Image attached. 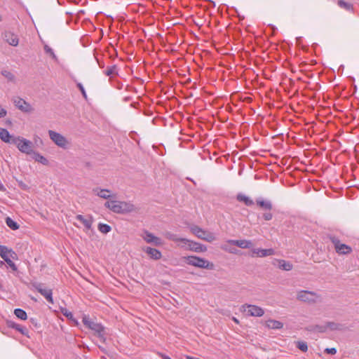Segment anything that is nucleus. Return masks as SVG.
Wrapping results in <instances>:
<instances>
[{
    "mask_svg": "<svg viewBox=\"0 0 359 359\" xmlns=\"http://www.w3.org/2000/svg\"><path fill=\"white\" fill-rule=\"evenodd\" d=\"M82 322L84 326L94 332V334L97 336L102 343H105L107 338L106 327L101 323H97L90 319L88 316L83 315Z\"/></svg>",
    "mask_w": 359,
    "mask_h": 359,
    "instance_id": "obj_1",
    "label": "nucleus"
},
{
    "mask_svg": "<svg viewBox=\"0 0 359 359\" xmlns=\"http://www.w3.org/2000/svg\"><path fill=\"white\" fill-rule=\"evenodd\" d=\"M184 259L186 261L187 264L199 269H205L209 270L215 269V264L212 262L196 255L184 257Z\"/></svg>",
    "mask_w": 359,
    "mask_h": 359,
    "instance_id": "obj_2",
    "label": "nucleus"
},
{
    "mask_svg": "<svg viewBox=\"0 0 359 359\" xmlns=\"http://www.w3.org/2000/svg\"><path fill=\"white\" fill-rule=\"evenodd\" d=\"M13 144L16 145L22 153L32 154L34 152L32 149L33 143L24 137L18 136L15 137V140L13 141Z\"/></svg>",
    "mask_w": 359,
    "mask_h": 359,
    "instance_id": "obj_3",
    "label": "nucleus"
},
{
    "mask_svg": "<svg viewBox=\"0 0 359 359\" xmlns=\"http://www.w3.org/2000/svg\"><path fill=\"white\" fill-rule=\"evenodd\" d=\"M328 238L334 245L335 251L339 255H348L352 252V248L344 243H341L339 238L335 236L330 235Z\"/></svg>",
    "mask_w": 359,
    "mask_h": 359,
    "instance_id": "obj_4",
    "label": "nucleus"
},
{
    "mask_svg": "<svg viewBox=\"0 0 359 359\" xmlns=\"http://www.w3.org/2000/svg\"><path fill=\"white\" fill-rule=\"evenodd\" d=\"M191 232L200 239L208 242H212L215 237L212 233L206 231L197 225H192L190 227Z\"/></svg>",
    "mask_w": 359,
    "mask_h": 359,
    "instance_id": "obj_5",
    "label": "nucleus"
},
{
    "mask_svg": "<svg viewBox=\"0 0 359 359\" xmlns=\"http://www.w3.org/2000/svg\"><path fill=\"white\" fill-rule=\"evenodd\" d=\"M32 287L39 292L50 304H53V291L51 289L46 288L45 285L39 282L32 283Z\"/></svg>",
    "mask_w": 359,
    "mask_h": 359,
    "instance_id": "obj_6",
    "label": "nucleus"
},
{
    "mask_svg": "<svg viewBox=\"0 0 359 359\" xmlns=\"http://www.w3.org/2000/svg\"><path fill=\"white\" fill-rule=\"evenodd\" d=\"M48 135L50 140L57 146L65 149L67 148L69 142L65 136L57 132L51 130H48Z\"/></svg>",
    "mask_w": 359,
    "mask_h": 359,
    "instance_id": "obj_7",
    "label": "nucleus"
},
{
    "mask_svg": "<svg viewBox=\"0 0 359 359\" xmlns=\"http://www.w3.org/2000/svg\"><path fill=\"white\" fill-rule=\"evenodd\" d=\"M317 297H318L317 293L309 290H301L298 292L297 294V299L298 300L309 304L316 303L317 302Z\"/></svg>",
    "mask_w": 359,
    "mask_h": 359,
    "instance_id": "obj_8",
    "label": "nucleus"
},
{
    "mask_svg": "<svg viewBox=\"0 0 359 359\" xmlns=\"http://www.w3.org/2000/svg\"><path fill=\"white\" fill-rule=\"evenodd\" d=\"M114 212L117 214H127L135 211V205L126 201H116V205L114 208Z\"/></svg>",
    "mask_w": 359,
    "mask_h": 359,
    "instance_id": "obj_9",
    "label": "nucleus"
},
{
    "mask_svg": "<svg viewBox=\"0 0 359 359\" xmlns=\"http://www.w3.org/2000/svg\"><path fill=\"white\" fill-rule=\"evenodd\" d=\"M0 256L5 262L10 258L18 259V255L13 249L1 245H0Z\"/></svg>",
    "mask_w": 359,
    "mask_h": 359,
    "instance_id": "obj_10",
    "label": "nucleus"
},
{
    "mask_svg": "<svg viewBox=\"0 0 359 359\" xmlns=\"http://www.w3.org/2000/svg\"><path fill=\"white\" fill-rule=\"evenodd\" d=\"M247 307V314L250 316L261 317L264 314V311L260 306L253 304H244L243 308Z\"/></svg>",
    "mask_w": 359,
    "mask_h": 359,
    "instance_id": "obj_11",
    "label": "nucleus"
},
{
    "mask_svg": "<svg viewBox=\"0 0 359 359\" xmlns=\"http://www.w3.org/2000/svg\"><path fill=\"white\" fill-rule=\"evenodd\" d=\"M142 238L147 243H152L156 246H161L163 245V242L161 238L154 236L152 233L147 230L144 231V235L142 236Z\"/></svg>",
    "mask_w": 359,
    "mask_h": 359,
    "instance_id": "obj_12",
    "label": "nucleus"
},
{
    "mask_svg": "<svg viewBox=\"0 0 359 359\" xmlns=\"http://www.w3.org/2000/svg\"><path fill=\"white\" fill-rule=\"evenodd\" d=\"M186 245H187V247H186L187 250L195 252H204L207 251V247L198 242L189 240V242H187Z\"/></svg>",
    "mask_w": 359,
    "mask_h": 359,
    "instance_id": "obj_13",
    "label": "nucleus"
},
{
    "mask_svg": "<svg viewBox=\"0 0 359 359\" xmlns=\"http://www.w3.org/2000/svg\"><path fill=\"white\" fill-rule=\"evenodd\" d=\"M93 193L104 199H110L111 198H116V194H111V190L107 189H101L96 187L93 189Z\"/></svg>",
    "mask_w": 359,
    "mask_h": 359,
    "instance_id": "obj_14",
    "label": "nucleus"
},
{
    "mask_svg": "<svg viewBox=\"0 0 359 359\" xmlns=\"http://www.w3.org/2000/svg\"><path fill=\"white\" fill-rule=\"evenodd\" d=\"M6 325L8 327L15 329V330L18 331L22 335L26 336L27 337L29 338V330L25 327H24L20 324H18L13 320H7Z\"/></svg>",
    "mask_w": 359,
    "mask_h": 359,
    "instance_id": "obj_15",
    "label": "nucleus"
},
{
    "mask_svg": "<svg viewBox=\"0 0 359 359\" xmlns=\"http://www.w3.org/2000/svg\"><path fill=\"white\" fill-rule=\"evenodd\" d=\"M231 100L233 102L235 101H241L250 103L252 102V97L247 95L246 92L243 93H239V91H235L231 95Z\"/></svg>",
    "mask_w": 359,
    "mask_h": 359,
    "instance_id": "obj_16",
    "label": "nucleus"
},
{
    "mask_svg": "<svg viewBox=\"0 0 359 359\" xmlns=\"http://www.w3.org/2000/svg\"><path fill=\"white\" fill-rule=\"evenodd\" d=\"M142 250L154 260H159L162 257V253L158 249L147 246L143 248Z\"/></svg>",
    "mask_w": 359,
    "mask_h": 359,
    "instance_id": "obj_17",
    "label": "nucleus"
},
{
    "mask_svg": "<svg viewBox=\"0 0 359 359\" xmlns=\"http://www.w3.org/2000/svg\"><path fill=\"white\" fill-rule=\"evenodd\" d=\"M229 243L236 245L238 248L243 249H249L251 248L253 245V243L250 240H229L227 241Z\"/></svg>",
    "mask_w": 359,
    "mask_h": 359,
    "instance_id": "obj_18",
    "label": "nucleus"
},
{
    "mask_svg": "<svg viewBox=\"0 0 359 359\" xmlns=\"http://www.w3.org/2000/svg\"><path fill=\"white\" fill-rule=\"evenodd\" d=\"M253 254L257 255V257H264L269 255H273L275 251L273 248L262 249V248H253L252 250Z\"/></svg>",
    "mask_w": 359,
    "mask_h": 359,
    "instance_id": "obj_19",
    "label": "nucleus"
},
{
    "mask_svg": "<svg viewBox=\"0 0 359 359\" xmlns=\"http://www.w3.org/2000/svg\"><path fill=\"white\" fill-rule=\"evenodd\" d=\"M15 137H16L11 135L9 132L6 128H0V139L3 142L13 144V141L15 140Z\"/></svg>",
    "mask_w": 359,
    "mask_h": 359,
    "instance_id": "obj_20",
    "label": "nucleus"
},
{
    "mask_svg": "<svg viewBox=\"0 0 359 359\" xmlns=\"http://www.w3.org/2000/svg\"><path fill=\"white\" fill-rule=\"evenodd\" d=\"M256 204L264 210L271 211L273 208V205L271 201L264 200L262 198H258L256 199Z\"/></svg>",
    "mask_w": 359,
    "mask_h": 359,
    "instance_id": "obj_21",
    "label": "nucleus"
},
{
    "mask_svg": "<svg viewBox=\"0 0 359 359\" xmlns=\"http://www.w3.org/2000/svg\"><path fill=\"white\" fill-rule=\"evenodd\" d=\"M15 105L20 110L24 112H28L31 110V106L29 104L26 102L23 99L18 98L14 101Z\"/></svg>",
    "mask_w": 359,
    "mask_h": 359,
    "instance_id": "obj_22",
    "label": "nucleus"
},
{
    "mask_svg": "<svg viewBox=\"0 0 359 359\" xmlns=\"http://www.w3.org/2000/svg\"><path fill=\"white\" fill-rule=\"evenodd\" d=\"M76 219L80 221L86 227V229L89 230L92 228V224L93 222V217L90 216V219H86L82 215H77L76 216Z\"/></svg>",
    "mask_w": 359,
    "mask_h": 359,
    "instance_id": "obj_23",
    "label": "nucleus"
},
{
    "mask_svg": "<svg viewBox=\"0 0 359 359\" xmlns=\"http://www.w3.org/2000/svg\"><path fill=\"white\" fill-rule=\"evenodd\" d=\"M165 236L168 240L174 242H181L183 244H187V242H189V239L185 238H179L177 235L172 233L170 232L166 233Z\"/></svg>",
    "mask_w": 359,
    "mask_h": 359,
    "instance_id": "obj_24",
    "label": "nucleus"
},
{
    "mask_svg": "<svg viewBox=\"0 0 359 359\" xmlns=\"http://www.w3.org/2000/svg\"><path fill=\"white\" fill-rule=\"evenodd\" d=\"M236 199L239 202H243L247 206H252L255 204L251 198L241 193L237 194Z\"/></svg>",
    "mask_w": 359,
    "mask_h": 359,
    "instance_id": "obj_25",
    "label": "nucleus"
},
{
    "mask_svg": "<svg viewBox=\"0 0 359 359\" xmlns=\"http://www.w3.org/2000/svg\"><path fill=\"white\" fill-rule=\"evenodd\" d=\"M327 327L332 331H344L346 328L344 325L334 322H327Z\"/></svg>",
    "mask_w": 359,
    "mask_h": 359,
    "instance_id": "obj_26",
    "label": "nucleus"
},
{
    "mask_svg": "<svg viewBox=\"0 0 359 359\" xmlns=\"http://www.w3.org/2000/svg\"><path fill=\"white\" fill-rule=\"evenodd\" d=\"M266 326L270 329L280 330L283 328V323L276 320H269L266 322Z\"/></svg>",
    "mask_w": 359,
    "mask_h": 359,
    "instance_id": "obj_27",
    "label": "nucleus"
},
{
    "mask_svg": "<svg viewBox=\"0 0 359 359\" xmlns=\"http://www.w3.org/2000/svg\"><path fill=\"white\" fill-rule=\"evenodd\" d=\"M276 261L278 263L279 269L287 271L292 269V264L290 262L283 259H278Z\"/></svg>",
    "mask_w": 359,
    "mask_h": 359,
    "instance_id": "obj_28",
    "label": "nucleus"
},
{
    "mask_svg": "<svg viewBox=\"0 0 359 359\" xmlns=\"http://www.w3.org/2000/svg\"><path fill=\"white\" fill-rule=\"evenodd\" d=\"M32 155L33 159H34L36 162H39L44 165H47L48 164V160L39 152L34 151Z\"/></svg>",
    "mask_w": 359,
    "mask_h": 359,
    "instance_id": "obj_29",
    "label": "nucleus"
},
{
    "mask_svg": "<svg viewBox=\"0 0 359 359\" xmlns=\"http://www.w3.org/2000/svg\"><path fill=\"white\" fill-rule=\"evenodd\" d=\"M6 41L13 46H17L18 45V36L13 34V33H8L6 35Z\"/></svg>",
    "mask_w": 359,
    "mask_h": 359,
    "instance_id": "obj_30",
    "label": "nucleus"
},
{
    "mask_svg": "<svg viewBox=\"0 0 359 359\" xmlns=\"http://www.w3.org/2000/svg\"><path fill=\"white\" fill-rule=\"evenodd\" d=\"M5 222L6 225L12 230H17L20 228V225L10 217H7Z\"/></svg>",
    "mask_w": 359,
    "mask_h": 359,
    "instance_id": "obj_31",
    "label": "nucleus"
},
{
    "mask_svg": "<svg viewBox=\"0 0 359 359\" xmlns=\"http://www.w3.org/2000/svg\"><path fill=\"white\" fill-rule=\"evenodd\" d=\"M98 230L104 233L107 234L109 233L111 231V227L107 224L104 223H99L97 226Z\"/></svg>",
    "mask_w": 359,
    "mask_h": 359,
    "instance_id": "obj_32",
    "label": "nucleus"
},
{
    "mask_svg": "<svg viewBox=\"0 0 359 359\" xmlns=\"http://www.w3.org/2000/svg\"><path fill=\"white\" fill-rule=\"evenodd\" d=\"M14 314L20 320H26L27 318L26 311L22 309H15L14 310Z\"/></svg>",
    "mask_w": 359,
    "mask_h": 359,
    "instance_id": "obj_33",
    "label": "nucleus"
},
{
    "mask_svg": "<svg viewBox=\"0 0 359 359\" xmlns=\"http://www.w3.org/2000/svg\"><path fill=\"white\" fill-rule=\"evenodd\" d=\"M296 347L302 352H306L308 351V344L304 341H298L296 342Z\"/></svg>",
    "mask_w": 359,
    "mask_h": 359,
    "instance_id": "obj_34",
    "label": "nucleus"
},
{
    "mask_svg": "<svg viewBox=\"0 0 359 359\" xmlns=\"http://www.w3.org/2000/svg\"><path fill=\"white\" fill-rule=\"evenodd\" d=\"M109 201H106L104 204V207L109 209L110 210H111L113 212H114V208L116 207V200H111L110 199H108Z\"/></svg>",
    "mask_w": 359,
    "mask_h": 359,
    "instance_id": "obj_35",
    "label": "nucleus"
},
{
    "mask_svg": "<svg viewBox=\"0 0 359 359\" xmlns=\"http://www.w3.org/2000/svg\"><path fill=\"white\" fill-rule=\"evenodd\" d=\"M62 313L68 319L73 320V313L66 308H61Z\"/></svg>",
    "mask_w": 359,
    "mask_h": 359,
    "instance_id": "obj_36",
    "label": "nucleus"
},
{
    "mask_svg": "<svg viewBox=\"0 0 359 359\" xmlns=\"http://www.w3.org/2000/svg\"><path fill=\"white\" fill-rule=\"evenodd\" d=\"M327 329V324L325 325H324V326L323 325H316L313 326L309 330L318 331L319 332H325Z\"/></svg>",
    "mask_w": 359,
    "mask_h": 359,
    "instance_id": "obj_37",
    "label": "nucleus"
},
{
    "mask_svg": "<svg viewBox=\"0 0 359 359\" xmlns=\"http://www.w3.org/2000/svg\"><path fill=\"white\" fill-rule=\"evenodd\" d=\"M105 73L107 76H112L114 75L117 74L116 67L114 66L109 68H107L105 71Z\"/></svg>",
    "mask_w": 359,
    "mask_h": 359,
    "instance_id": "obj_38",
    "label": "nucleus"
},
{
    "mask_svg": "<svg viewBox=\"0 0 359 359\" xmlns=\"http://www.w3.org/2000/svg\"><path fill=\"white\" fill-rule=\"evenodd\" d=\"M12 258H10L9 259L6 260V262L7 263L8 266L13 271H17L18 267L16 264L13 262Z\"/></svg>",
    "mask_w": 359,
    "mask_h": 359,
    "instance_id": "obj_39",
    "label": "nucleus"
},
{
    "mask_svg": "<svg viewBox=\"0 0 359 359\" xmlns=\"http://www.w3.org/2000/svg\"><path fill=\"white\" fill-rule=\"evenodd\" d=\"M338 5H339L341 8H345V9H346V10H350V9L351 8V6L349 4H348V3L345 2V1H344L343 0H339V1H338Z\"/></svg>",
    "mask_w": 359,
    "mask_h": 359,
    "instance_id": "obj_40",
    "label": "nucleus"
},
{
    "mask_svg": "<svg viewBox=\"0 0 359 359\" xmlns=\"http://www.w3.org/2000/svg\"><path fill=\"white\" fill-rule=\"evenodd\" d=\"M262 218L265 220V221H270L273 218V214L269 211V210H266V212H265L264 213H263L262 215Z\"/></svg>",
    "mask_w": 359,
    "mask_h": 359,
    "instance_id": "obj_41",
    "label": "nucleus"
},
{
    "mask_svg": "<svg viewBox=\"0 0 359 359\" xmlns=\"http://www.w3.org/2000/svg\"><path fill=\"white\" fill-rule=\"evenodd\" d=\"M29 322L35 328L38 329L41 327V325L36 318H29Z\"/></svg>",
    "mask_w": 359,
    "mask_h": 359,
    "instance_id": "obj_42",
    "label": "nucleus"
},
{
    "mask_svg": "<svg viewBox=\"0 0 359 359\" xmlns=\"http://www.w3.org/2000/svg\"><path fill=\"white\" fill-rule=\"evenodd\" d=\"M324 353L330 355H334L337 353V349L335 348H326L324 350Z\"/></svg>",
    "mask_w": 359,
    "mask_h": 359,
    "instance_id": "obj_43",
    "label": "nucleus"
},
{
    "mask_svg": "<svg viewBox=\"0 0 359 359\" xmlns=\"http://www.w3.org/2000/svg\"><path fill=\"white\" fill-rule=\"evenodd\" d=\"M179 92V95L180 94H182L183 95V96L187 99L189 97H191L193 96L192 93L191 92H189V91H182V90H180V91H178Z\"/></svg>",
    "mask_w": 359,
    "mask_h": 359,
    "instance_id": "obj_44",
    "label": "nucleus"
},
{
    "mask_svg": "<svg viewBox=\"0 0 359 359\" xmlns=\"http://www.w3.org/2000/svg\"><path fill=\"white\" fill-rule=\"evenodd\" d=\"M44 50L46 53H48L50 56H52L53 58L55 57V55L53 51V50L48 46H45Z\"/></svg>",
    "mask_w": 359,
    "mask_h": 359,
    "instance_id": "obj_45",
    "label": "nucleus"
},
{
    "mask_svg": "<svg viewBox=\"0 0 359 359\" xmlns=\"http://www.w3.org/2000/svg\"><path fill=\"white\" fill-rule=\"evenodd\" d=\"M156 354L158 356H160L162 359H166V358H168L169 357L168 355H165V354H164V353H163L161 352H159V351H157Z\"/></svg>",
    "mask_w": 359,
    "mask_h": 359,
    "instance_id": "obj_46",
    "label": "nucleus"
},
{
    "mask_svg": "<svg viewBox=\"0 0 359 359\" xmlns=\"http://www.w3.org/2000/svg\"><path fill=\"white\" fill-rule=\"evenodd\" d=\"M222 249L224 250L229 251L230 253H236V249H235V248L227 250V248L224 246L222 247Z\"/></svg>",
    "mask_w": 359,
    "mask_h": 359,
    "instance_id": "obj_47",
    "label": "nucleus"
},
{
    "mask_svg": "<svg viewBox=\"0 0 359 359\" xmlns=\"http://www.w3.org/2000/svg\"><path fill=\"white\" fill-rule=\"evenodd\" d=\"M82 96L83 97V98L88 101V98H87V95H86V91H80Z\"/></svg>",
    "mask_w": 359,
    "mask_h": 359,
    "instance_id": "obj_48",
    "label": "nucleus"
},
{
    "mask_svg": "<svg viewBox=\"0 0 359 359\" xmlns=\"http://www.w3.org/2000/svg\"><path fill=\"white\" fill-rule=\"evenodd\" d=\"M0 191H6V188H5L4 185L1 182H0Z\"/></svg>",
    "mask_w": 359,
    "mask_h": 359,
    "instance_id": "obj_49",
    "label": "nucleus"
},
{
    "mask_svg": "<svg viewBox=\"0 0 359 359\" xmlns=\"http://www.w3.org/2000/svg\"><path fill=\"white\" fill-rule=\"evenodd\" d=\"M98 348H100V350L102 353H107V351H106V349H105L104 347H102V346H98Z\"/></svg>",
    "mask_w": 359,
    "mask_h": 359,
    "instance_id": "obj_50",
    "label": "nucleus"
},
{
    "mask_svg": "<svg viewBox=\"0 0 359 359\" xmlns=\"http://www.w3.org/2000/svg\"><path fill=\"white\" fill-rule=\"evenodd\" d=\"M72 322L74 323V324L78 325H79V322L77 321L76 319H75L74 317H73V320H70Z\"/></svg>",
    "mask_w": 359,
    "mask_h": 359,
    "instance_id": "obj_51",
    "label": "nucleus"
},
{
    "mask_svg": "<svg viewBox=\"0 0 359 359\" xmlns=\"http://www.w3.org/2000/svg\"><path fill=\"white\" fill-rule=\"evenodd\" d=\"M185 358H186V359H199L198 358H195V357L190 356V355H185Z\"/></svg>",
    "mask_w": 359,
    "mask_h": 359,
    "instance_id": "obj_52",
    "label": "nucleus"
},
{
    "mask_svg": "<svg viewBox=\"0 0 359 359\" xmlns=\"http://www.w3.org/2000/svg\"><path fill=\"white\" fill-rule=\"evenodd\" d=\"M5 262H6L4 260V261L0 260V267L1 268L5 266Z\"/></svg>",
    "mask_w": 359,
    "mask_h": 359,
    "instance_id": "obj_53",
    "label": "nucleus"
},
{
    "mask_svg": "<svg viewBox=\"0 0 359 359\" xmlns=\"http://www.w3.org/2000/svg\"><path fill=\"white\" fill-rule=\"evenodd\" d=\"M273 93V91L272 90H270V91H266V96H269L270 98H271V96L269 95V93Z\"/></svg>",
    "mask_w": 359,
    "mask_h": 359,
    "instance_id": "obj_54",
    "label": "nucleus"
},
{
    "mask_svg": "<svg viewBox=\"0 0 359 359\" xmlns=\"http://www.w3.org/2000/svg\"><path fill=\"white\" fill-rule=\"evenodd\" d=\"M287 92L288 93V94H290V93H291L292 91L288 90V91H287ZM292 92H293L292 95H294V94H296V93H299V91H292Z\"/></svg>",
    "mask_w": 359,
    "mask_h": 359,
    "instance_id": "obj_55",
    "label": "nucleus"
},
{
    "mask_svg": "<svg viewBox=\"0 0 359 359\" xmlns=\"http://www.w3.org/2000/svg\"><path fill=\"white\" fill-rule=\"evenodd\" d=\"M278 92H279V91H278V90H276V91H275V95L277 96V98L279 97V95H278Z\"/></svg>",
    "mask_w": 359,
    "mask_h": 359,
    "instance_id": "obj_56",
    "label": "nucleus"
},
{
    "mask_svg": "<svg viewBox=\"0 0 359 359\" xmlns=\"http://www.w3.org/2000/svg\"><path fill=\"white\" fill-rule=\"evenodd\" d=\"M300 92H301L302 96H307L305 93H304V91L301 90Z\"/></svg>",
    "mask_w": 359,
    "mask_h": 359,
    "instance_id": "obj_57",
    "label": "nucleus"
},
{
    "mask_svg": "<svg viewBox=\"0 0 359 359\" xmlns=\"http://www.w3.org/2000/svg\"><path fill=\"white\" fill-rule=\"evenodd\" d=\"M129 100H130V97H126L124 98V100H125V101H128Z\"/></svg>",
    "mask_w": 359,
    "mask_h": 359,
    "instance_id": "obj_58",
    "label": "nucleus"
},
{
    "mask_svg": "<svg viewBox=\"0 0 359 359\" xmlns=\"http://www.w3.org/2000/svg\"><path fill=\"white\" fill-rule=\"evenodd\" d=\"M135 104H136V103H135V102H133V103H132L130 105H131L132 107H136Z\"/></svg>",
    "mask_w": 359,
    "mask_h": 359,
    "instance_id": "obj_59",
    "label": "nucleus"
},
{
    "mask_svg": "<svg viewBox=\"0 0 359 359\" xmlns=\"http://www.w3.org/2000/svg\"><path fill=\"white\" fill-rule=\"evenodd\" d=\"M79 88H80V90H83V87H82L80 84H79Z\"/></svg>",
    "mask_w": 359,
    "mask_h": 359,
    "instance_id": "obj_60",
    "label": "nucleus"
},
{
    "mask_svg": "<svg viewBox=\"0 0 359 359\" xmlns=\"http://www.w3.org/2000/svg\"><path fill=\"white\" fill-rule=\"evenodd\" d=\"M233 320L236 323H238V320L236 319V318H233Z\"/></svg>",
    "mask_w": 359,
    "mask_h": 359,
    "instance_id": "obj_61",
    "label": "nucleus"
},
{
    "mask_svg": "<svg viewBox=\"0 0 359 359\" xmlns=\"http://www.w3.org/2000/svg\"><path fill=\"white\" fill-rule=\"evenodd\" d=\"M313 97H314V95H311V96H310V95L309 96V97L310 99L313 98Z\"/></svg>",
    "mask_w": 359,
    "mask_h": 359,
    "instance_id": "obj_62",
    "label": "nucleus"
},
{
    "mask_svg": "<svg viewBox=\"0 0 359 359\" xmlns=\"http://www.w3.org/2000/svg\"><path fill=\"white\" fill-rule=\"evenodd\" d=\"M172 92H173L175 94L177 95V94L176 93V91H175V90H173Z\"/></svg>",
    "mask_w": 359,
    "mask_h": 359,
    "instance_id": "obj_63",
    "label": "nucleus"
},
{
    "mask_svg": "<svg viewBox=\"0 0 359 359\" xmlns=\"http://www.w3.org/2000/svg\"><path fill=\"white\" fill-rule=\"evenodd\" d=\"M166 359H171V358H170V357H168V358H166Z\"/></svg>",
    "mask_w": 359,
    "mask_h": 359,
    "instance_id": "obj_64",
    "label": "nucleus"
}]
</instances>
